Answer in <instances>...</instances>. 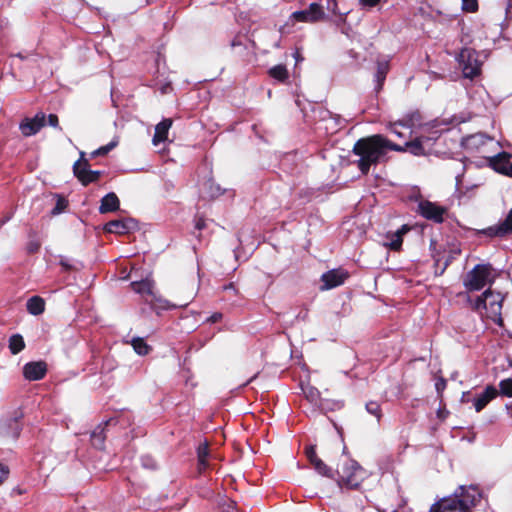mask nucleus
Instances as JSON below:
<instances>
[{
    "instance_id": "nucleus-1",
    "label": "nucleus",
    "mask_w": 512,
    "mask_h": 512,
    "mask_svg": "<svg viewBox=\"0 0 512 512\" xmlns=\"http://www.w3.org/2000/svg\"><path fill=\"white\" fill-rule=\"evenodd\" d=\"M404 152L405 148L388 140L381 134L359 139L353 147V154L358 156L357 167L367 175L371 166L387 161L389 151Z\"/></svg>"
},
{
    "instance_id": "nucleus-2",
    "label": "nucleus",
    "mask_w": 512,
    "mask_h": 512,
    "mask_svg": "<svg viewBox=\"0 0 512 512\" xmlns=\"http://www.w3.org/2000/svg\"><path fill=\"white\" fill-rule=\"evenodd\" d=\"M338 474L339 485L350 489L358 488L365 476L362 467L354 460H348Z\"/></svg>"
},
{
    "instance_id": "nucleus-3",
    "label": "nucleus",
    "mask_w": 512,
    "mask_h": 512,
    "mask_svg": "<svg viewBox=\"0 0 512 512\" xmlns=\"http://www.w3.org/2000/svg\"><path fill=\"white\" fill-rule=\"evenodd\" d=\"M492 267L490 264H478L469 271L464 279V286L469 291H479L490 282Z\"/></svg>"
},
{
    "instance_id": "nucleus-4",
    "label": "nucleus",
    "mask_w": 512,
    "mask_h": 512,
    "mask_svg": "<svg viewBox=\"0 0 512 512\" xmlns=\"http://www.w3.org/2000/svg\"><path fill=\"white\" fill-rule=\"evenodd\" d=\"M458 61L466 78L473 79L480 74L481 62L478 60L475 50L470 48L462 49L459 53Z\"/></svg>"
},
{
    "instance_id": "nucleus-5",
    "label": "nucleus",
    "mask_w": 512,
    "mask_h": 512,
    "mask_svg": "<svg viewBox=\"0 0 512 512\" xmlns=\"http://www.w3.org/2000/svg\"><path fill=\"white\" fill-rule=\"evenodd\" d=\"M153 286H154L153 282L148 279H145L142 281H135V282L131 283V287L136 293H139L141 295L151 296L152 297L151 302L153 300H155L156 302L159 303V306L163 309L168 310V309H173V308H177V307L187 306L188 303L176 305V304H171L167 300L156 297L153 293Z\"/></svg>"
},
{
    "instance_id": "nucleus-6",
    "label": "nucleus",
    "mask_w": 512,
    "mask_h": 512,
    "mask_svg": "<svg viewBox=\"0 0 512 512\" xmlns=\"http://www.w3.org/2000/svg\"><path fill=\"white\" fill-rule=\"evenodd\" d=\"M453 497H457L461 507L465 508L466 512H470V508L481 500L482 495L476 486H460Z\"/></svg>"
},
{
    "instance_id": "nucleus-7",
    "label": "nucleus",
    "mask_w": 512,
    "mask_h": 512,
    "mask_svg": "<svg viewBox=\"0 0 512 512\" xmlns=\"http://www.w3.org/2000/svg\"><path fill=\"white\" fill-rule=\"evenodd\" d=\"M418 212L427 220L434 221L435 223H442L444 221L446 209L434 202L422 200L418 204Z\"/></svg>"
},
{
    "instance_id": "nucleus-8",
    "label": "nucleus",
    "mask_w": 512,
    "mask_h": 512,
    "mask_svg": "<svg viewBox=\"0 0 512 512\" xmlns=\"http://www.w3.org/2000/svg\"><path fill=\"white\" fill-rule=\"evenodd\" d=\"M323 7L318 3H311L308 8L295 11L292 17L299 22L315 23L325 18Z\"/></svg>"
},
{
    "instance_id": "nucleus-9",
    "label": "nucleus",
    "mask_w": 512,
    "mask_h": 512,
    "mask_svg": "<svg viewBox=\"0 0 512 512\" xmlns=\"http://www.w3.org/2000/svg\"><path fill=\"white\" fill-rule=\"evenodd\" d=\"M46 115L43 112L37 113L32 118H25L19 125L21 133L25 137L35 135L45 126Z\"/></svg>"
},
{
    "instance_id": "nucleus-10",
    "label": "nucleus",
    "mask_w": 512,
    "mask_h": 512,
    "mask_svg": "<svg viewBox=\"0 0 512 512\" xmlns=\"http://www.w3.org/2000/svg\"><path fill=\"white\" fill-rule=\"evenodd\" d=\"M21 418L22 414L0 420V435L3 437L17 439L22 430L21 425L19 424V419Z\"/></svg>"
},
{
    "instance_id": "nucleus-11",
    "label": "nucleus",
    "mask_w": 512,
    "mask_h": 512,
    "mask_svg": "<svg viewBox=\"0 0 512 512\" xmlns=\"http://www.w3.org/2000/svg\"><path fill=\"white\" fill-rule=\"evenodd\" d=\"M137 223L134 219H117L106 223L104 229L109 233L126 234L136 229Z\"/></svg>"
},
{
    "instance_id": "nucleus-12",
    "label": "nucleus",
    "mask_w": 512,
    "mask_h": 512,
    "mask_svg": "<svg viewBox=\"0 0 512 512\" xmlns=\"http://www.w3.org/2000/svg\"><path fill=\"white\" fill-rule=\"evenodd\" d=\"M510 154L506 152L490 158V166L498 173L512 177V162H510Z\"/></svg>"
},
{
    "instance_id": "nucleus-13",
    "label": "nucleus",
    "mask_w": 512,
    "mask_h": 512,
    "mask_svg": "<svg viewBox=\"0 0 512 512\" xmlns=\"http://www.w3.org/2000/svg\"><path fill=\"white\" fill-rule=\"evenodd\" d=\"M492 138L484 133H475L469 135L462 140L463 147L471 152H478L488 142H491Z\"/></svg>"
},
{
    "instance_id": "nucleus-14",
    "label": "nucleus",
    "mask_w": 512,
    "mask_h": 512,
    "mask_svg": "<svg viewBox=\"0 0 512 512\" xmlns=\"http://www.w3.org/2000/svg\"><path fill=\"white\" fill-rule=\"evenodd\" d=\"M475 306L477 309L490 308L493 312H497L501 307L500 295L494 294L491 290L488 289L477 298Z\"/></svg>"
},
{
    "instance_id": "nucleus-15",
    "label": "nucleus",
    "mask_w": 512,
    "mask_h": 512,
    "mask_svg": "<svg viewBox=\"0 0 512 512\" xmlns=\"http://www.w3.org/2000/svg\"><path fill=\"white\" fill-rule=\"evenodd\" d=\"M47 372V365L43 361L29 362L24 365V377L30 381H37L44 378Z\"/></svg>"
},
{
    "instance_id": "nucleus-16",
    "label": "nucleus",
    "mask_w": 512,
    "mask_h": 512,
    "mask_svg": "<svg viewBox=\"0 0 512 512\" xmlns=\"http://www.w3.org/2000/svg\"><path fill=\"white\" fill-rule=\"evenodd\" d=\"M430 512H466L457 497L443 498L434 504Z\"/></svg>"
},
{
    "instance_id": "nucleus-17",
    "label": "nucleus",
    "mask_w": 512,
    "mask_h": 512,
    "mask_svg": "<svg viewBox=\"0 0 512 512\" xmlns=\"http://www.w3.org/2000/svg\"><path fill=\"white\" fill-rule=\"evenodd\" d=\"M348 277L346 272L340 270H331L324 273L321 277L324 289H331L344 283Z\"/></svg>"
},
{
    "instance_id": "nucleus-18",
    "label": "nucleus",
    "mask_w": 512,
    "mask_h": 512,
    "mask_svg": "<svg viewBox=\"0 0 512 512\" xmlns=\"http://www.w3.org/2000/svg\"><path fill=\"white\" fill-rule=\"evenodd\" d=\"M497 394V389L492 385H488L483 392L476 395L473 399V406L476 412L483 410L486 405L497 396Z\"/></svg>"
},
{
    "instance_id": "nucleus-19",
    "label": "nucleus",
    "mask_w": 512,
    "mask_h": 512,
    "mask_svg": "<svg viewBox=\"0 0 512 512\" xmlns=\"http://www.w3.org/2000/svg\"><path fill=\"white\" fill-rule=\"evenodd\" d=\"M172 123V119L166 118L155 126V133L152 139V142L155 146L167 140L168 132L172 126Z\"/></svg>"
},
{
    "instance_id": "nucleus-20",
    "label": "nucleus",
    "mask_w": 512,
    "mask_h": 512,
    "mask_svg": "<svg viewBox=\"0 0 512 512\" xmlns=\"http://www.w3.org/2000/svg\"><path fill=\"white\" fill-rule=\"evenodd\" d=\"M89 163L84 158V152L80 153V159L76 161L73 165L74 175L78 178V180L84 185V180L86 178H91L89 174Z\"/></svg>"
},
{
    "instance_id": "nucleus-21",
    "label": "nucleus",
    "mask_w": 512,
    "mask_h": 512,
    "mask_svg": "<svg viewBox=\"0 0 512 512\" xmlns=\"http://www.w3.org/2000/svg\"><path fill=\"white\" fill-rule=\"evenodd\" d=\"M119 204L120 202L117 195L110 192L102 198L99 211L102 214L114 212L119 209Z\"/></svg>"
},
{
    "instance_id": "nucleus-22",
    "label": "nucleus",
    "mask_w": 512,
    "mask_h": 512,
    "mask_svg": "<svg viewBox=\"0 0 512 512\" xmlns=\"http://www.w3.org/2000/svg\"><path fill=\"white\" fill-rule=\"evenodd\" d=\"M479 234H483L490 238L493 237H504L508 234H511L510 227L506 224L505 220L498 225L490 226L486 229L480 230Z\"/></svg>"
},
{
    "instance_id": "nucleus-23",
    "label": "nucleus",
    "mask_w": 512,
    "mask_h": 512,
    "mask_svg": "<svg viewBox=\"0 0 512 512\" xmlns=\"http://www.w3.org/2000/svg\"><path fill=\"white\" fill-rule=\"evenodd\" d=\"M389 71V61L382 60L377 62V70L375 73V81L377 83L376 90L379 91L382 88V85L386 79L387 73Z\"/></svg>"
},
{
    "instance_id": "nucleus-24",
    "label": "nucleus",
    "mask_w": 512,
    "mask_h": 512,
    "mask_svg": "<svg viewBox=\"0 0 512 512\" xmlns=\"http://www.w3.org/2000/svg\"><path fill=\"white\" fill-rule=\"evenodd\" d=\"M27 310L32 315H40L44 312L45 302L39 296H33L27 301Z\"/></svg>"
},
{
    "instance_id": "nucleus-25",
    "label": "nucleus",
    "mask_w": 512,
    "mask_h": 512,
    "mask_svg": "<svg viewBox=\"0 0 512 512\" xmlns=\"http://www.w3.org/2000/svg\"><path fill=\"white\" fill-rule=\"evenodd\" d=\"M209 456V449H208V443L200 444L197 449V458H198V470L200 473L205 471L208 467V459Z\"/></svg>"
},
{
    "instance_id": "nucleus-26",
    "label": "nucleus",
    "mask_w": 512,
    "mask_h": 512,
    "mask_svg": "<svg viewBox=\"0 0 512 512\" xmlns=\"http://www.w3.org/2000/svg\"><path fill=\"white\" fill-rule=\"evenodd\" d=\"M126 343H128V341H126ZM129 343L133 347L134 351L140 356H145L152 350L151 346L148 345L141 337H134L129 341Z\"/></svg>"
},
{
    "instance_id": "nucleus-27",
    "label": "nucleus",
    "mask_w": 512,
    "mask_h": 512,
    "mask_svg": "<svg viewBox=\"0 0 512 512\" xmlns=\"http://www.w3.org/2000/svg\"><path fill=\"white\" fill-rule=\"evenodd\" d=\"M405 148V151H409L411 154L415 156H421L425 154V149L423 147L422 139L416 138L412 141H408L403 146Z\"/></svg>"
},
{
    "instance_id": "nucleus-28",
    "label": "nucleus",
    "mask_w": 512,
    "mask_h": 512,
    "mask_svg": "<svg viewBox=\"0 0 512 512\" xmlns=\"http://www.w3.org/2000/svg\"><path fill=\"white\" fill-rule=\"evenodd\" d=\"M268 73L272 78L280 82L286 81L289 77V73L286 66L282 64L273 66L272 68L269 69Z\"/></svg>"
},
{
    "instance_id": "nucleus-29",
    "label": "nucleus",
    "mask_w": 512,
    "mask_h": 512,
    "mask_svg": "<svg viewBox=\"0 0 512 512\" xmlns=\"http://www.w3.org/2000/svg\"><path fill=\"white\" fill-rule=\"evenodd\" d=\"M25 348V342L20 334H14L9 339V349L13 355L18 354Z\"/></svg>"
},
{
    "instance_id": "nucleus-30",
    "label": "nucleus",
    "mask_w": 512,
    "mask_h": 512,
    "mask_svg": "<svg viewBox=\"0 0 512 512\" xmlns=\"http://www.w3.org/2000/svg\"><path fill=\"white\" fill-rule=\"evenodd\" d=\"M408 230L404 225L401 230H398L394 234L391 235L390 242L387 244L391 250L397 251L400 249L402 245V235Z\"/></svg>"
},
{
    "instance_id": "nucleus-31",
    "label": "nucleus",
    "mask_w": 512,
    "mask_h": 512,
    "mask_svg": "<svg viewBox=\"0 0 512 512\" xmlns=\"http://www.w3.org/2000/svg\"><path fill=\"white\" fill-rule=\"evenodd\" d=\"M399 127H403V128H410L411 125H410V120H400V121H397V122H390L387 126V129L393 133L394 135H396L397 137L399 138H402L404 135L403 133L398 129Z\"/></svg>"
},
{
    "instance_id": "nucleus-32",
    "label": "nucleus",
    "mask_w": 512,
    "mask_h": 512,
    "mask_svg": "<svg viewBox=\"0 0 512 512\" xmlns=\"http://www.w3.org/2000/svg\"><path fill=\"white\" fill-rule=\"evenodd\" d=\"M302 392L305 395L306 399L311 403L316 404L319 400L320 393L319 391L310 385L302 386Z\"/></svg>"
},
{
    "instance_id": "nucleus-33",
    "label": "nucleus",
    "mask_w": 512,
    "mask_h": 512,
    "mask_svg": "<svg viewBox=\"0 0 512 512\" xmlns=\"http://www.w3.org/2000/svg\"><path fill=\"white\" fill-rule=\"evenodd\" d=\"M105 435L103 429L98 427L91 434L92 445L98 449H101L104 445Z\"/></svg>"
},
{
    "instance_id": "nucleus-34",
    "label": "nucleus",
    "mask_w": 512,
    "mask_h": 512,
    "mask_svg": "<svg viewBox=\"0 0 512 512\" xmlns=\"http://www.w3.org/2000/svg\"><path fill=\"white\" fill-rule=\"evenodd\" d=\"M365 408L369 414L375 416L377 421L380 422V420L382 418V410H381V406L378 402L369 401L366 403Z\"/></svg>"
},
{
    "instance_id": "nucleus-35",
    "label": "nucleus",
    "mask_w": 512,
    "mask_h": 512,
    "mask_svg": "<svg viewBox=\"0 0 512 512\" xmlns=\"http://www.w3.org/2000/svg\"><path fill=\"white\" fill-rule=\"evenodd\" d=\"M313 467L319 474L333 477L331 469L320 458L313 464Z\"/></svg>"
},
{
    "instance_id": "nucleus-36",
    "label": "nucleus",
    "mask_w": 512,
    "mask_h": 512,
    "mask_svg": "<svg viewBox=\"0 0 512 512\" xmlns=\"http://www.w3.org/2000/svg\"><path fill=\"white\" fill-rule=\"evenodd\" d=\"M500 393L506 397H512V379L507 378L499 383Z\"/></svg>"
},
{
    "instance_id": "nucleus-37",
    "label": "nucleus",
    "mask_w": 512,
    "mask_h": 512,
    "mask_svg": "<svg viewBox=\"0 0 512 512\" xmlns=\"http://www.w3.org/2000/svg\"><path fill=\"white\" fill-rule=\"evenodd\" d=\"M117 145V142L116 141H111L110 143H108L107 145L105 146H102L100 148H98L97 150H95L93 153H92V156H104L106 155L107 153H109L113 148H115Z\"/></svg>"
},
{
    "instance_id": "nucleus-38",
    "label": "nucleus",
    "mask_w": 512,
    "mask_h": 512,
    "mask_svg": "<svg viewBox=\"0 0 512 512\" xmlns=\"http://www.w3.org/2000/svg\"><path fill=\"white\" fill-rule=\"evenodd\" d=\"M462 9L469 13H474L478 10V0H461Z\"/></svg>"
},
{
    "instance_id": "nucleus-39",
    "label": "nucleus",
    "mask_w": 512,
    "mask_h": 512,
    "mask_svg": "<svg viewBox=\"0 0 512 512\" xmlns=\"http://www.w3.org/2000/svg\"><path fill=\"white\" fill-rule=\"evenodd\" d=\"M461 250L459 248H454L450 251L449 256L445 259L443 262V266L440 269L439 274H443L448 265L452 262V260L455 258L456 255H459Z\"/></svg>"
},
{
    "instance_id": "nucleus-40",
    "label": "nucleus",
    "mask_w": 512,
    "mask_h": 512,
    "mask_svg": "<svg viewBox=\"0 0 512 512\" xmlns=\"http://www.w3.org/2000/svg\"><path fill=\"white\" fill-rule=\"evenodd\" d=\"M305 454L312 465L319 459V457L316 454L314 446L307 447L305 450Z\"/></svg>"
},
{
    "instance_id": "nucleus-41",
    "label": "nucleus",
    "mask_w": 512,
    "mask_h": 512,
    "mask_svg": "<svg viewBox=\"0 0 512 512\" xmlns=\"http://www.w3.org/2000/svg\"><path fill=\"white\" fill-rule=\"evenodd\" d=\"M89 174L91 175V178H86L84 180V185H88L90 183H93V182H96L98 181V179L100 178L101 176V171H97V170H90L89 169Z\"/></svg>"
},
{
    "instance_id": "nucleus-42",
    "label": "nucleus",
    "mask_w": 512,
    "mask_h": 512,
    "mask_svg": "<svg viewBox=\"0 0 512 512\" xmlns=\"http://www.w3.org/2000/svg\"><path fill=\"white\" fill-rule=\"evenodd\" d=\"M10 473L9 467L0 463V485L8 478Z\"/></svg>"
},
{
    "instance_id": "nucleus-43",
    "label": "nucleus",
    "mask_w": 512,
    "mask_h": 512,
    "mask_svg": "<svg viewBox=\"0 0 512 512\" xmlns=\"http://www.w3.org/2000/svg\"><path fill=\"white\" fill-rule=\"evenodd\" d=\"M48 125H50L51 127H54V128H59V120H58V116L56 114H49L48 115Z\"/></svg>"
},
{
    "instance_id": "nucleus-44",
    "label": "nucleus",
    "mask_w": 512,
    "mask_h": 512,
    "mask_svg": "<svg viewBox=\"0 0 512 512\" xmlns=\"http://www.w3.org/2000/svg\"><path fill=\"white\" fill-rule=\"evenodd\" d=\"M433 258H434V262H435V274H436V276H440L441 274H439V272H440L441 267L443 266V263H441L442 259L439 254H434Z\"/></svg>"
},
{
    "instance_id": "nucleus-45",
    "label": "nucleus",
    "mask_w": 512,
    "mask_h": 512,
    "mask_svg": "<svg viewBox=\"0 0 512 512\" xmlns=\"http://www.w3.org/2000/svg\"><path fill=\"white\" fill-rule=\"evenodd\" d=\"M142 464L145 468L149 469H154L156 467L154 460L148 456L142 457Z\"/></svg>"
},
{
    "instance_id": "nucleus-46",
    "label": "nucleus",
    "mask_w": 512,
    "mask_h": 512,
    "mask_svg": "<svg viewBox=\"0 0 512 512\" xmlns=\"http://www.w3.org/2000/svg\"><path fill=\"white\" fill-rule=\"evenodd\" d=\"M381 0H359L360 5L364 8H373L380 3Z\"/></svg>"
},
{
    "instance_id": "nucleus-47",
    "label": "nucleus",
    "mask_w": 512,
    "mask_h": 512,
    "mask_svg": "<svg viewBox=\"0 0 512 512\" xmlns=\"http://www.w3.org/2000/svg\"><path fill=\"white\" fill-rule=\"evenodd\" d=\"M66 207V202L63 199H59L55 208L53 209V214L60 213Z\"/></svg>"
},
{
    "instance_id": "nucleus-48",
    "label": "nucleus",
    "mask_w": 512,
    "mask_h": 512,
    "mask_svg": "<svg viewBox=\"0 0 512 512\" xmlns=\"http://www.w3.org/2000/svg\"><path fill=\"white\" fill-rule=\"evenodd\" d=\"M60 265L63 267V269L65 271H70V270L74 269L73 265L70 263V261L68 259H61Z\"/></svg>"
},
{
    "instance_id": "nucleus-49",
    "label": "nucleus",
    "mask_w": 512,
    "mask_h": 512,
    "mask_svg": "<svg viewBox=\"0 0 512 512\" xmlns=\"http://www.w3.org/2000/svg\"><path fill=\"white\" fill-rule=\"evenodd\" d=\"M222 317H223L222 313L216 312V313L212 314L207 319V321L210 322V323H216V322L220 321L222 319Z\"/></svg>"
},
{
    "instance_id": "nucleus-50",
    "label": "nucleus",
    "mask_w": 512,
    "mask_h": 512,
    "mask_svg": "<svg viewBox=\"0 0 512 512\" xmlns=\"http://www.w3.org/2000/svg\"><path fill=\"white\" fill-rule=\"evenodd\" d=\"M27 248L30 253H35L39 250L40 244L38 242H30Z\"/></svg>"
},
{
    "instance_id": "nucleus-51",
    "label": "nucleus",
    "mask_w": 512,
    "mask_h": 512,
    "mask_svg": "<svg viewBox=\"0 0 512 512\" xmlns=\"http://www.w3.org/2000/svg\"><path fill=\"white\" fill-rule=\"evenodd\" d=\"M205 227V221L202 218H198L195 221V228L197 230H202Z\"/></svg>"
},
{
    "instance_id": "nucleus-52",
    "label": "nucleus",
    "mask_w": 512,
    "mask_h": 512,
    "mask_svg": "<svg viewBox=\"0 0 512 512\" xmlns=\"http://www.w3.org/2000/svg\"><path fill=\"white\" fill-rule=\"evenodd\" d=\"M505 222L510 227L511 233H512V207H511V210L509 211V213L507 214V216L505 218Z\"/></svg>"
},
{
    "instance_id": "nucleus-53",
    "label": "nucleus",
    "mask_w": 512,
    "mask_h": 512,
    "mask_svg": "<svg viewBox=\"0 0 512 512\" xmlns=\"http://www.w3.org/2000/svg\"><path fill=\"white\" fill-rule=\"evenodd\" d=\"M293 56H294V58H295L296 62H299V61L303 60V58H302V56H301V54H300V52H299L298 50H297V51H295V53L293 54Z\"/></svg>"
},
{
    "instance_id": "nucleus-54",
    "label": "nucleus",
    "mask_w": 512,
    "mask_h": 512,
    "mask_svg": "<svg viewBox=\"0 0 512 512\" xmlns=\"http://www.w3.org/2000/svg\"><path fill=\"white\" fill-rule=\"evenodd\" d=\"M223 289H224V290H229V289H231V290H235V287H234V284H233V283H229L228 285H225V286L223 287Z\"/></svg>"
},
{
    "instance_id": "nucleus-55",
    "label": "nucleus",
    "mask_w": 512,
    "mask_h": 512,
    "mask_svg": "<svg viewBox=\"0 0 512 512\" xmlns=\"http://www.w3.org/2000/svg\"><path fill=\"white\" fill-rule=\"evenodd\" d=\"M444 386H445L444 381H442L441 383H439V382H438V383H436V388H437V390H440V389H441V388H443Z\"/></svg>"
},
{
    "instance_id": "nucleus-56",
    "label": "nucleus",
    "mask_w": 512,
    "mask_h": 512,
    "mask_svg": "<svg viewBox=\"0 0 512 512\" xmlns=\"http://www.w3.org/2000/svg\"><path fill=\"white\" fill-rule=\"evenodd\" d=\"M257 377V374H255L254 376H252L244 385L252 382L255 378Z\"/></svg>"
},
{
    "instance_id": "nucleus-57",
    "label": "nucleus",
    "mask_w": 512,
    "mask_h": 512,
    "mask_svg": "<svg viewBox=\"0 0 512 512\" xmlns=\"http://www.w3.org/2000/svg\"><path fill=\"white\" fill-rule=\"evenodd\" d=\"M4 222H5V221L0 222V226H1Z\"/></svg>"
},
{
    "instance_id": "nucleus-58",
    "label": "nucleus",
    "mask_w": 512,
    "mask_h": 512,
    "mask_svg": "<svg viewBox=\"0 0 512 512\" xmlns=\"http://www.w3.org/2000/svg\"><path fill=\"white\" fill-rule=\"evenodd\" d=\"M393 512H397V511H393Z\"/></svg>"
}]
</instances>
